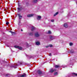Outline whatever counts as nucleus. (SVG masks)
I'll return each mask as SVG.
<instances>
[{
  "instance_id": "obj_1",
  "label": "nucleus",
  "mask_w": 77,
  "mask_h": 77,
  "mask_svg": "<svg viewBox=\"0 0 77 77\" xmlns=\"http://www.w3.org/2000/svg\"><path fill=\"white\" fill-rule=\"evenodd\" d=\"M20 65H23V63L21 62H19L18 64L16 65H13L12 66H10L11 68L13 67L14 68H17V66H20Z\"/></svg>"
},
{
  "instance_id": "obj_2",
  "label": "nucleus",
  "mask_w": 77,
  "mask_h": 77,
  "mask_svg": "<svg viewBox=\"0 0 77 77\" xmlns=\"http://www.w3.org/2000/svg\"><path fill=\"white\" fill-rule=\"evenodd\" d=\"M35 37H39L40 36V34H39V32H37L35 33Z\"/></svg>"
},
{
  "instance_id": "obj_3",
  "label": "nucleus",
  "mask_w": 77,
  "mask_h": 77,
  "mask_svg": "<svg viewBox=\"0 0 77 77\" xmlns=\"http://www.w3.org/2000/svg\"><path fill=\"white\" fill-rule=\"evenodd\" d=\"M15 48H18L19 50H22L23 49V48L19 46H14Z\"/></svg>"
},
{
  "instance_id": "obj_4",
  "label": "nucleus",
  "mask_w": 77,
  "mask_h": 77,
  "mask_svg": "<svg viewBox=\"0 0 77 77\" xmlns=\"http://www.w3.org/2000/svg\"><path fill=\"white\" fill-rule=\"evenodd\" d=\"M56 71V69H53V68H51L50 69L49 72H54V71Z\"/></svg>"
},
{
  "instance_id": "obj_5",
  "label": "nucleus",
  "mask_w": 77,
  "mask_h": 77,
  "mask_svg": "<svg viewBox=\"0 0 77 77\" xmlns=\"http://www.w3.org/2000/svg\"><path fill=\"white\" fill-rule=\"evenodd\" d=\"M55 37L53 36H50V41H52L53 40V39H55Z\"/></svg>"
},
{
  "instance_id": "obj_6",
  "label": "nucleus",
  "mask_w": 77,
  "mask_h": 77,
  "mask_svg": "<svg viewBox=\"0 0 77 77\" xmlns=\"http://www.w3.org/2000/svg\"><path fill=\"white\" fill-rule=\"evenodd\" d=\"M17 15L18 16L19 19V20H20L22 18V17H23V16L21 15V14H17Z\"/></svg>"
},
{
  "instance_id": "obj_7",
  "label": "nucleus",
  "mask_w": 77,
  "mask_h": 77,
  "mask_svg": "<svg viewBox=\"0 0 77 77\" xmlns=\"http://www.w3.org/2000/svg\"><path fill=\"white\" fill-rule=\"evenodd\" d=\"M37 20H41V16H37Z\"/></svg>"
},
{
  "instance_id": "obj_8",
  "label": "nucleus",
  "mask_w": 77,
  "mask_h": 77,
  "mask_svg": "<svg viewBox=\"0 0 77 77\" xmlns=\"http://www.w3.org/2000/svg\"><path fill=\"white\" fill-rule=\"evenodd\" d=\"M33 15H34V14H28L27 15V17H29V18L30 17H33Z\"/></svg>"
},
{
  "instance_id": "obj_9",
  "label": "nucleus",
  "mask_w": 77,
  "mask_h": 77,
  "mask_svg": "<svg viewBox=\"0 0 77 77\" xmlns=\"http://www.w3.org/2000/svg\"><path fill=\"white\" fill-rule=\"evenodd\" d=\"M37 73L38 74L41 75V74H42V72L40 70H38L37 71Z\"/></svg>"
},
{
  "instance_id": "obj_10",
  "label": "nucleus",
  "mask_w": 77,
  "mask_h": 77,
  "mask_svg": "<svg viewBox=\"0 0 77 77\" xmlns=\"http://www.w3.org/2000/svg\"><path fill=\"white\" fill-rule=\"evenodd\" d=\"M20 77H27V75L26 74H24L23 75H20Z\"/></svg>"
},
{
  "instance_id": "obj_11",
  "label": "nucleus",
  "mask_w": 77,
  "mask_h": 77,
  "mask_svg": "<svg viewBox=\"0 0 77 77\" xmlns=\"http://www.w3.org/2000/svg\"><path fill=\"white\" fill-rule=\"evenodd\" d=\"M35 43L37 45H40V42H39V41H37L35 42Z\"/></svg>"
},
{
  "instance_id": "obj_12",
  "label": "nucleus",
  "mask_w": 77,
  "mask_h": 77,
  "mask_svg": "<svg viewBox=\"0 0 77 77\" xmlns=\"http://www.w3.org/2000/svg\"><path fill=\"white\" fill-rule=\"evenodd\" d=\"M35 30V27H34V26H32L31 28V30H32V31H33L34 30Z\"/></svg>"
},
{
  "instance_id": "obj_13",
  "label": "nucleus",
  "mask_w": 77,
  "mask_h": 77,
  "mask_svg": "<svg viewBox=\"0 0 77 77\" xmlns=\"http://www.w3.org/2000/svg\"><path fill=\"white\" fill-rule=\"evenodd\" d=\"M64 26L66 28H67V27H68V25L66 23H65V24H64Z\"/></svg>"
},
{
  "instance_id": "obj_14",
  "label": "nucleus",
  "mask_w": 77,
  "mask_h": 77,
  "mask_svg": "<svg viewBox=\"0 0 77 77\" xmlns=\"http://www.w3.org/2000/svg\"><path fill=\"white\" fill-rule=\"evenodd\" d=\"M18 24L19 26H21V22L20 21V20H19L18 22Z\"/></svg>"
},
{
  "instance_id": "obj_15",
  "label": "nucleus",
  "mask_w": 77,
  "mask_h": 77,
  "mask_svg": "<svg viewBox=\"0 0 77 77\" xmlns=\"http://www.w3.org/2000/svg\"><path fill=\"white\" fill-rule=\"evenodd\" d=\"M58 14H59V12H57L56 13H55L54 14V17H55V16H56V15H58Z\"/></svg>"
},
{
  "instance_id": "obj_16",
  "label": "nucleus",
  "mask_w": 77,
  "mask_h": 77,
  "mask_svg": "<svg viewBox=\"0 0 77 77\" xmlns=\"http://www.w3.org/2000/svg\"><path fill=\"white\" fill-rule=\"evenodd\" d=\"M70 53H74V50H72L70 51Z\"/></svg>"
},
{
  "instance_id": "obj_17",
  "label": "nucleus",
  "mask_w": 77,
  "mask_h": 77,
  "mask_svg": "<svg viewBox=\"0 0 77 77\" xmlns=\"http://www.w3.org/2000/svg\"><path fill=\"white\" fill-rule=\"evenodd\" d=\"M58 74L57 72H55L54 74V75H57Z\"/></svg>"
},
{
  "instance_id": "obj_18",
  "label": "nucleus",
  "mask_w": 77,
  "mask_h": 77,
  "mask_svg": "<svg viewBox=\"0 0 77 77\" xmlns=\"http://www.w3.org/2000/svg\"><path fill=\"white\" fill-rule=\"evenodd\" d=\"M55 68H59V67H60V66L59 65H56L55 66Z\"/></svg>"
},
{
  "instance_id": "obj_19",
  "label": "nucleus",
  "mask_w": 77,
  "mask_h": 77,
  "mask_svg": "<svg viewBox=\"0 0 77 77\" xmlns=\"http://www.w3.org/2000/svg\"><path fill=\"white\" fill-rule=\"evenodd\" d=\"M38 2V0H33V2L34 3H37Z\"/></svg>"
},
{
  "instance_id": "obj_20",
  "label": "nucleus",
  "mask_w": 77,
  "mask_h": 77,
  "mask_svg": "<svg viewBox=\"0 0 77 77\" xmlns=\"http://www.w3.org/2000/svg\"><path fill=\"white\" fill-rule=\"evenodd\" d=\"M12 34V35H16V32H13Z\"/></svg>"
},
{
  "instance_id": "obj_21",
  "label": "nucleus",
  "mask_w": 77,
  "mask_h": 77,
  "mask_svg": "<svg viewBox=\"0 0 77 77\" xmlns=\"http://www.w3.org/2000/svg\"><path fill=\"white\" fill-rule=\"evenodd\" d=\"M33 35V32L29 33V35Z\"/></svg>"
},
{
  "instance_id": "obj_22",
  "label": "nucleus",
  "mask_w": 77,
  "mask_h": 77,
  "mask_svg": "<svg viewBox=\"0 0 77 77\" xmlns=\"http://www.w3.org/2000/svg\"><path fill=\"white\" fill-rule=\"evenodd\" d=\"M48 34H51V31H48Z\"/></svg>"
},
{
  "instance_id": "obj_23",
  "label": "nucleus",
  "mask_w": 77,
  "mask_h": 77,
  "mask_svg": "<svg viewBox=\"0 0 77 77\" xmlns=\"http://www.w3.org/2000/svg\"><path fill=\"white\" fill-rule=\"evenodd\" d=\"M72 74L73 75H75L76 76H77V74L75 73H73Z\"/></svg>"
},
{
  "instance_id": "obj_24",
  "label": "nucleus",
  "mask_w": 77,
  "mask_h": 77,
  "mask_svg": "<svg viewBox=\"0 0 77 77\" xmlns=\"http://www.w3.org/2000/svg\"><path fill=\"white\" fill-rule=\"evenodd\" d=\"M72 43H69V45L70 46H71L72 45Z\"/></svg>"
},
{
  "instance_id": "obj_25",
  "label": "nucleus",
  "mask_w": 77,
  "mask_h": 77,
  "mask_svg": "<svg viewBox=\"0 0 77 77\" xmlns=\"http://www.w3.org/2000/svg\"><path fill=\"white\" fill-rule=\"evenodd\" d=\"M49 47H53V45H50Z\"/></svg>"
},
{
  "instance_id": "obj_26",
  "label": "nucleus",
  "mask_w": 77,
  "mask_h": 77,
  "mask_svg": "<svg viewBox=\"0 0 77 77\" xmlns=\"http://www.w3.org/2000/svg\"><path fill=\"white\" fill-rule=\"evenodd\" d=\"M63 68H66L67 67V66H63Z\"/></svg>"
},
{
  "instance_id": "obj_27",
  "label": "nucleus",
  "mask_w": 77,
  "mask_h": 77,
  "mask_svg": "<svg viewBox=\"0 0 77 77\" xmlns=\"http://www.w3.org/2000/svg\"><path fill=\"white\" fill-rule=\"evenodd\" d=\"M8 24H9V23L8 22H7L6 23V24L8 25Z\"/></svg>"
},
{
  "instance_id": "obj_28",
  "label": "nucleus",
  "mask_w": 77,
  "mask_h": 77,
  "mask_svg": "<svg viewBox=\"0 0 77 77\" xmlns=\"http://www.w3.org/2000/svg\"><path fill=\"white\" fill-rule=\"evenodd\" d=\"M54 19H52L51 20V22H54Z\"/></svg>"
},
{
  "instance_id": "obj_29",
  "label": "nucleus",
  "mask_w": 77,
  "mask_h": 77,
  "mask_svg": "<svg viewBox=\"0 0 77 77\" xmlns=\"http://www.w3.org/2000/svg\"><path fill=\"white\" fill-rule=\"evenodd\" d=\"M9 32H10V33H11V34H12V33H13V32H12V31H10Z\"/></svg>"
},
{
  "instance_id": "obj_30",
  "label": "nucleus",
  "mask_w": 77,
  "mask_h": 77,
  "mask_svg": "<svg viewBox=\"0 0 77 77\" xmlns=\"http://www.w3.org/2000/svg\"><path fill=\"white\" fill-rule=\"evenodd\" d=\"M22 11V10H19L18 11V12H20V11Z\"/></svg>"
},
{
  "instance_id": "obj_31",
  "label": "nucleus",
  "mask_w": 77,
  "mask_h": 77,
  "mask_svg": "<svg viewBox=\"0 0 77 77\" xmlns=\"http://www.w3.org/2000/svg\"><path fill=\"white\" fill-rule=\"evenodd\" d=\"M26 45L27 46H28V43H26Z\"/></svg>"
},
{
  "instance_id": "obj_32",
  "label": "nucleus",
  "mask_w": 77,
  "mask_h": 77,
  "mask_svg": "<svg viewBox=\"0 0 77 77\" xmlns=\"http://www.w3.org/2000/svg\"><path fill=\"white\" fill-rule=\"evenodd\" d=\"M17 9H18V10H20V8H19V7H18L17 8Z\"/></svg>"
},
{
  "instance_id": "obj_33",
  "label": "nucleus",
  "mask_w": 77,
  "mask_h": 77,
  "mask_svg": "<svg viewBox=\"0 0 77 77\" xmlns=\"http://www.w3.org/2000/svg\"><path fill=\"white\" fill-rule=\"evenodd\" d=\"M49 47V46H46V48H48V47Z\"/></svg>"
},
{
  "instance_id": "obj_34",
  "label": "nucleus",
  "mask_w": 77,
  "mask_h": 77,
  "mask_svg": "<svg viewBox=\"0 0 77 77\" xmlns=\"http://www.w3.org/2000/svg\"><path fill=\"white\" fill-rule=\"evenodd\" d=\"M49 56H51V54H49Z\"/></svg>"
},
{
  "instance_id": "obj_35",
  "label": "nucleus",
  "mask_w": 77,
  "mask_h": 77,
  "mask_svg": "<svg viewBox=\"0 0 77 77\" xmlns=\"http://www.w3.org/2000/svg\"><path fill=\"white\" fill-rule=\"evenodd\" d=\"M6 46L7 47H9V45H7Z\"/></svg>"
},
{
  "instance_id": "obj_36",
  "label": "nucleus",
  "mask_w": 77,
  "mask_h": 77,
  "mask_svg": "<svg viewBox=\"0 0 77 77\" xmlns=\"http://www.w3.org/2000/svg\"><path fill=\"white\" fill-rule=\"evenodd\" d=\"M6 76H8V74H6Z\"/></svg>"
},
{
  "instance_id": "obj_37",
  "label": "nucleus",
  "mask_w": 77,
  "mask_h": 77,
  "mask_svg": "<svg viewBox=\"0 0 77 77\" xmlns=\"http://www.w3.org/2000/svg\"><path fill=\"white\" fill-rule=\"evenodd\" d=\"M32 57H33L31 56L30 57V58H32Z\"/></svg>"
},
{
  "instance_id": "obj_38",
  "label": "nucleus",
  "mask_w": 77,
  "mask_h": 77,
  "mask_svg": "<svg viewBox=\"0 0 77 77\" xmlns=\"http://www.w3.org/2000/svg\"><path fill=\"white\" fill-rule=\"evenodd\" d=\"M4 11H5V12H7V11H6V10H4Z\"/></svg>"
},
{
  "instance_id": "obj_39",
  "label": "nucleus",
  "mask_w": 77,
  "mask_h": 77,
  "mask_svg": "<svg viewBox=\"0 0 77 77\" xmlns=\"http://www.w3.org/2000/svg\"><path fill=\"white\" fill-rule=\"evenodd\" d=\"M11 11H12V12H14V10H12Z\"/></svg>"
},
{
  "instance_id": "obj_40",
  "label": "nucleus",
  "mask_w": 77,
  "mask_h": 77,
  "mask_svg": "<svg viewBox=\"0 0 77 77\" xmlns=\"http://www.w3.org/2000/svg\"><path fill=\"white\" fill-rule=\"evenodd\" d=\"M21 31H22V32L23 31V29H21Z\"/></svg>"
},
{
  "instance_id": "obj_41",
  "label": "nucleus",
  "mask_w": 77,
  "mask_h": 77,
  "mask_svg": "<svg viewBox=\"0 0 77 77\" xmlns=\"http://www.w3.org/2000/svg\"><path fill=\"white\" fill-rule=\"evenodd\" d=\"M68 17H69V14L68 15Z\"/></svg>"
},
{
  "instance_id": "obj_42",
  "label": "nucleus",
  "mask_w": 77,
  "mask_h": 77,
  "mask_svg": "<svg viewBox=\"0 0 77 77\" xmlns=\"http://www.w3.org/2000/svg\"><path fill=\"white\" fill-rule=\"evenodd\" d=\"M11 9H10V10H11Z\"/></svg>"
}]
</instances>
